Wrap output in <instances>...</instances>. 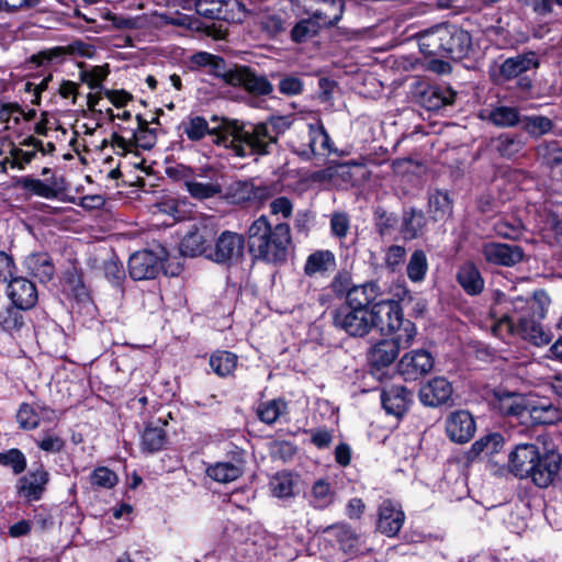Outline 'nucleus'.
I'll list each match as a JSON object with an SVG mask.
<instances>
[{"label":"nucleus","instance_id":"nucleus-1","mask_svg":"<svg viewBox=\"0 0 562 562\" xmlns=\"http://www.w3.org/2000/svg\"><path fill=\"white\" fill-rule=\"evenodd\" d=\"M293 121L292 115H272L259 123L229 122L224 143L233 147L237 157L267 156L277 147L279 137L291 128Z\"/></svg>","mask_w":562,"mask_h":562},{"label":"nucleus","instance_id":"nucleus-2","mask_svg":"<svg viewBox=\"0 0 562 562\" xmlns=\"http://www.w3.org/2000/svg\"><path fill=\"white\" fill-rule=\"evenodd\" d=\"M247 245L256 259L274 265L283 263L292 245L290 225L284 222L272 225L268 216L260 215L247 229Z\"/></svg>","mask_w":562,"mask_h":562},{"label":"nucleus","instance_id":"nucleus-3","mask_svg":"<svg viewBox=\"0 0 562 562\" xmlns=\"http://www.w3.org/2000/svg\"><path fill=\"white\" fill-rule=\"evenodd\" d=\"M418 44L425 55L461 59L471 47V36L456 25L442 23L420 32Z\"/></svg>","mask_w":562,"mask_h":562},{"label":"nucleus","instance_id":"nucleus-4","mask_svg":"<svg viewBox=\"0 0 562 562\" xmlns=\"http://www.w3.org/2000/svg\"><path fill=\"white\" fill-rule=\"evenodd\" d=\"M514 311L519 313L526 311L527 313L519 316L517 324L509 316H504L493 328L495 335H499L501 328L505 326L509 333L516 334L536 346H544L551 341L550 334L542 328L541 324L529 318V312L533 311V305L530 306L528 301L518 297L514 301Z\"/></svg>","mask_w":562,"mask_h":562},{"label":"nucleus","instance_id":"nucleus-5","mask_svg":"<svg viewBox=\"0 0 562 562\" xmlns=\"http://www.w3.org/2000/svg\"><path fill=\"white\" fill-rule=\"evenodd\" d=\"M372 327H378L384 335L409 334L416 336V326L409 319H404L400 304L393 300H380L371 308Z\"/></svg>","mask_w":562,"mask_h":562},{"label":"nucleus","instance_id":"nucleus-6","mask_svg":"<svg viewBox=\"0 0 562 562\" xmlns=\"http://www.w3.org/2000/svg\"><path fill=\"white\" fill-rule=\"evenodd\" d=\"M330 137L321 121L306 124L302 136L292 142V148L303 159L331 151Z\"/></svg>","mask_w":562,"mask_h":562},{"label":"nucleus","instance_id":"nucleus-7","mask_svg":"<svg viewBox=\"0 0 562 562\" xmlns=\"http://www.w3.org/2000/svg\"><path fill=\"white\" fill-rule=\"evenodd\" d=\"M220 76L227 85L243 88L254 95H267L273 89L266 76L257 74L248 66L235 65Z\"/></svg>","mask_w":562,"mask_h":562},{"label":"nucleus","instance_id":"nucleus-8","mask_svg":"<svg viewBox=\"0 0 562 562\" xmlns=\"http://www.w3.org/2000/svg\"><path fill=\"white\" fill-rule=\"evenodd\" d=\"M213 122L217 124L213 127H209L207 121L202 116H191L187 121L181 123L182 133L193 142L202 139L206 134L215 136L214 144L223 146L233 151V147L224 143L226 137V126L229 122H237L236 119L228 117H212Z\"/></svg>","mask_w":562,"mask_h":562},{"label":"nucleus","instance_id":"nucleus-9","mask_svg":"<svg viewBox=\"0 0 562 562\" xmlns=\"http://www.w3.org/2000/svg\"><path fill=\"white\" fill-rule=\"evenodd\" d=\"M336 328L352 337H363L372 329L371 314L366 308L342 306L333 316Z\"/></svg>","mask_w":562,"mask_h":562},{"label":"nucleus","instance_id":"nucleus-10","mask_svg":"<svg viewBox=\"0 0 562 562\" xmlns=\"http://www.w3.org/2000/svg\"><path fill=\"white\" fill-rule=\"evenodd\" d=\"M245 238L243 235L224 231L211 246L206 258L217 263H233L238 261L244 252Z\"/></svg>","mask_w":562,"mask_h":562},{"label":"nucleus","instance_id":"nucleus-11","mask_svg":"<svg viewBox=\"0 0 562 562\" xmlns=\"http://www.w3.org/2000/svg\"><path fill=\"white\" fill-rule=\"evenodd\" d=\"M414 339L409 334H397L391 339H384L374 345L369 359L373 367L385 368L394 362L402 349H407Z\"/></svg>","mask_w":562,"mask_h":562},{"label":"nucleus","instance_id":"nucleus-12","mask_svg":"<svg viewBox=\"0 0 562 562\" xmlns=\"http://www.w3.org/2000/svg\"><path fill=\"white\" fill-rule=\"evenodd\" d=\"M434 368V358L427 350L417 349L405 353L397 363L398 373L406 381H415Z\"/></svg>","mask_w":562,"mask_h":562},{"label":"nucleus","instance_id":"nucleus-13","mask_svg":"<svg viewBox=\"0 0 562 562\" xmlns=\"http://www.w3.org/2000/svg\"><path fill=\"white\" fill-rule=\"evenodd\" d=\"M475 422L468 411H456L446 419V434L448 438L457 443H465L475 434Z\"/></svg>","mask_w":562,"mask_h":562},{"label":"nucleus","instance_id":"nucleus-14","mask_svg":"<svg viewBox=\"0 0 562 562\" xmlns=\"http://www.w3.org/2000/svg\"><path fill=\"white\" fill-rule=\"evenodd\" d=\"M161 268V258L150 250L134 252L128 260L130 276L134 280L155 279Z\"/></svg>","mask_w":562,"mask_h":562},{"label":"nucleus","instance_id":"nucleus-15","mask_svg":"<svg viewBox=\"0 0 562 562\" xmlns=\"http://www.w3.org/2000/svg\"><path fill=\"white\" fill-rule=\"evenodd\" d=\"M405 520L402 506L391 499H384L379 506L378 530L387 536H396Z\"/></svg>","mask_w":562,"mask_h":562},{"label":"nucleus","instance_id":"nucleus-16","mask_svg":"<svg viewBox=\"0 0 562 562\" xmlns=\"http://www.w3.org/2000/svg\"><path fill=\"white\" fill-rule=\"evenodd\" d=\"M214 231L212 227L203 224L195 226L193 231L188 232L180 243V252L182 256L195 257L205 255L211 248Z\"/></svg>","mask_w":562,"mask_h":562},{"label":"nucleus","instance_id":"nucleus-17","mask_svg":"<svg viewBox=\"0 0 562 562\" xmlns=\"http://www.w3.org/2000/svg\"><path fill=\"white\" fill-rule=\"evenodd\" d=\"M540 457L538 447L533 443L517 445L515 450L509 454V471L520 479L528 477L535 463Z\"/></svg>","mask_w":562,"mask_h":562},{"label":"nucleus","instance_id":"nucleus-18","mask_svg":"<svg viewBox=\"0 0 562 562\" xmlns=\"http://www.w3.org/2000/svg\"><path fill=\"white\" fill-rule=\"evenodd\" d=\"M482 255L490 263L497 266H514L524 258L519 246L499 243H486L482 247Z\"/></svg>","mask_w":562,"mask_h":562},{"label":"nucleus","instance_id":"nucleus-19","mask_svg":"<svg viewBox=\"0 0 562 562\" xmlns=\"http://www.w3.org/2000/svg\"><path fill=\"white\" fill-rule=\"evenodd\" d=\"M7 293L13 305L23 311L32 308L38 299L35 284L23 277L12 278L9 281Z\"/></svg>","mask_w":562,"mask_h":562},{"label":"nucleus","instance_id":"nucleus-20","mask_svg":"<svg viewBox=\"0 0 562 562\" xmlns=\"http://www.w3.org/2000/svg\"><path fill=\"white\" fill-rule=\"evenodd\" d=\"M452 395L450 382L441 376H437L424 384L419 390L420 402L429 407H437L447 403Z\"/></svg>","mask_w":562,"mask_h":562},{"label":"nucleus","instance_id":"nucleus-21","mask_svg":"<svg viewBox=\"0 0 562 562\" xmlns=\"http://www.w3.org/2000/svg\"><path fill=\"white\" fill-rule=\"evenodd\" d=\"M543 233L552 234L554 244L562 252V203L552 200H546L542 206Z\"/></svg>","mask_w":562,"mask_h":562},{"label":"nucleus","instance_id":"nucleus-22","mask_svg":"<svg viewBox=\"0 0 562 562\" xmlns=\"http://www.w3.org/2000/svg\"><path fill=\"white\" fill-rule=\"evenodd\" d=\"M48 480V472L45 471L42 467H38L36 470L30 471L26 475L19 480V494L30 502L37 501L42 497Z\"/></svg>","mask_w":562,"mask_h":562},{"label":"nucleus","instance_id":"nucleus-23","mask_svg":"<svg viewBox=\"0 0 562 562\" xmlns=\"http://www.w3.org/2000/svg\"><path fill=\"white\" fill-rule=\"evenodd\" d=\"M381 401L387 414L402 417L408 408L412 394L403 385H392L383 390Z\"/></svg>","mask_w":562,"mask_h":562},{"label":"nucleus","instance_id":"nucleus-24","mask_svg":"<svg viewBox=\"0 0 562 562\" xmlns=\"http://www.w3.org/2000/svg\"><path fill=\"white\" fill-rule=\"evenodd\" d=\"M530 474H528V477L541 488H546L552 484L560 470V463L557 458L548 454L540 456Z\"/></svg>","mask_w":562,"mask_h":562},{"label":"nucleus","instance_id":"nucleus-25","mask_svg":"<svg viewBox=\"0 0 562 562\" xmlns=\"http://www.w3.org/2000/svg\"><path fill=\"white\" fill-rule=\"evenodd\" d=\"M241 4L237 0H196L198 14L211 20H229V12Z\"/></svg>","mask_w":562,"mask_h":562},{"label":"nucleus","instance_id":"nucleus-26","mask_svg":"<svg viewBox=\"0 0 562 562\" xmlns=\"http://www.w3.org/2000/svg\"><path fill=\"white\" fill-rule=\"evenodd\" d=\"M321 7L312 12L313 18L323 29L335 26L345 12L344 0H316Z\"/></svg>","mask_w":562,"mask_h":562},{"label":"nucleus","instance_id":"nucleus-27","mask_svg":"<svg viewBox=\"0 0 562 562\" xmlns=\"http://www.w3.org/2000/svg\"><path fill=\"white\" fill-rule=\"evenodd\" d=\"M381 296V289L375 282H367L360 285H353L347 293L348 306L355 308H366L376 303Z\"/></svg>","mask_w":562,"mask_h":562},{"label":"nucleus","instance_id":"nucleus-28","mask_svg":"<svg viewBox=\"0 0 562 562\" xmlns=\"http://www.w3.org/2000/svg\"><path fill=\"white\" fill-rule=\"evenodd\" d=\"M336 268V258L330 250H317L311 254L304 265V273L310 277H324Z\"/></svg>","mask_w":562,"mask_h":562},{"label":"nucleus","instance_id":"nucleus-29","mask_svg":"<svg viewBox=\"0 0 562 562\" xmlns=\"http://www.w3.org/2000/svg\"><path fill=\"white\" fill-rule=\"evenodd\" d=\"M324 532L335 539L344 553L356 554L359 551V536L349 525H331L326 527Z\"/></svg>","mask_w":562,"mask_h":562},{"label":"nucleus","instance_id":"nucleus-30","mask_svg":"<svg viewBox=\"0 0 562 562\" xmlns=\"http://www.w3.org/2000/svg\"><path fill=\"white\" fill-rule=\"evenodd\" d=\"M25 269L30 274L45 283L53 279L55 267L50 257L45 252L32 254L24 260Z\"/></svg>","mask_w":562,"mask_h":562},{"label":"nucleus","instance_id":"nucleus-31","mask_svg":"<svg viewBox=\"0 0 562 562\" xmlns=\"http://www.w3.org/2000/svg\"><path fill=\"white\" fill-rule=\"evenodd\" d=\"M244 473V462L241 460L221 461L211 464L206 469V474L218 483H229L241 476Z\"/></svg>","mask_w":562,"mask_h":562},{"label":"nucleus","instance_id":"nucleus-32","mask_svg":"<svg viewBox=\"0 0 562 562\" xmlns=\"http://www.w3.org/2000/svg\"><path fill=\"white\" fill-rule=\"evenodd\" d=\"M538 65L539 63L536 54L529 52L527 54L517 55L504 60L501 66V74L505 78L512 79L520 76L522 72L537 68Z\"/></svg>","mask_w":562,"mask_h":562},{"label":"nucleus","instance_id":"nucleus-33","mask_svg":"<svg viewBox=\"0 0 562 562\" xmlns=\"http://www.w3.org/2000/svg\"><path fill=\"white\" fill-rule=\"evenodd\" d=\"M426 226V217L423 211L411 207L403 212L401 234L405 239L418 238Z\"/></svg>","mask_w":562,"mask_h":562},{"label":"nucleus","instance_id":"nucleus-34","mask_svg":"<svg viewBox=\"0 0 562 562\" xmlns=\"http://www.w3.org/2000/svg\"><path fill=\"white\" fill-rule=\"evenodd\" d=\"M457 280L462 289L470 295H476L484 289V280L479 269L470 262L459 269Z\"/></svg>","mask_w":562,"mask_h":562},{"label":"nucleus","instance_id":"nucleus-35","mask_svg":"<svg viewBox=\"0 0 562 562\" xmlns=\"http://www.w3.org/2000/svg\"><path fill=\"white\" fill-rule=\"evenodd\" d=\"M351 162H335L324 169L313 172L312 180L315 182H329L337 184L339 180L347 181L351 178Z\"/></svg>","mask_w":562,"mask_h":562},{"label":"nucleus","instance_id":"nucleus-36","mask_svg":"<svg viewBox=\"0 0 562 562\" xmlns=\"http://www.w3.org/2000/svg\"><path fill=\"white\" fill-rule=\"evenodd\" d=\"M456 91L448 87H431L423 93L424 105L431 111L454 103Z\"/></svg>","mask_w":562,"mask_h":562},{"label":"nucleus","instance_id":"nucleus-37","mask_svg":"<svg viewBox=\"0 0 562 562\" xmlns=\"http://www.w3.org/2000/svg\"><path fill=\"white\" fill-rule=\"evenodd\" d=\"M167 442V435L160 419L156 423H149L142 434V448L147 452H157L164 448Z\"/></svg>","mask_w":562,"mask_h":562},{"label":"nucleus","instance_id":"nucleus-38","mask_svg":"<svg viewBox=\"0 0 562 562\" xmlns=\"http://www.w3.org/2000/svg\"><path fill=\"white\" fill-rule=\"evenodd\" d=\"M429 214L434 221H443L452 213V202L448 192L435 191L429 195Z\"/></svg>","mask_w":562,"mask_h":562},{"label":"nucleus","instance_id":"nucleus-39","mask_svg":"<svg viewBox=\"0 0 562 562\" xmlns=\"http://www.w3.org/2000/svg\"><path fill=\"white\" fill-rule=\"evenodd\" d=\"M23 189L45 199H55L64 189L54 180L50 183H45L40 179L22 178L20 181Z\"/></svg>","mask_w":562,"mask_h":562},{"label":"nucleus","instance_id":"nucleus-40","mask_svg":"<svg viewBox=\"0 0 562 562\" xmlns=\"http://www.w3.org/2000/svg\"><path fill=\"white\" fill-rule=\"evenodd\" d=\"M49 413L46 407H34L22 404L16 414V420L22 429L31 430L40 425L41 418Z\"/></svg>","mask_w":562,"mask_h":562},{"label":"nucleus","instance_id":"nucleus-41","mask_svg":"<svg viewBox=\"0 0 562 562\" xmlns=\"http://www.w3.org/2000/svg\"><path fill=\"white\" fill-rule=\"evenodd\" d=\"M286 409L288 405L283 400H270L258 405L257 415L262 423L272 425L286 413Z\"/></svg>","mask_w":562,"mask_h":562},{"label":"nucleus","instance_id":"nucleus-42","mask_svg":"<svg viewBox=\"0 0 562 562\" xmlns=\"http://www.w3.org/2000/svg\"><path fill=\"white\" fill-rule=\"evenodd\" d=\"M527 416L535 424H553L560 419V412L550 403L528 404Z\"/></svg>","mask_w":562,"mask_h":562},{"label":"nucleus","instance_id":"nucleus-43","mask_svg":"<svg viewBox=\"0 0 562 562\" xmlns=\"http://www.w3.org/2000/svg\"><path fill=\"white\" fill-rule=\"evenodd\" d=\"M22 308L13 306H5L0 310V328L9 334L20 331L24 326V316L21 312Z\"/></svg>","mask_w":562,"mask_h":562},{"label":"nucleus","instance_id":"nucleus-44","mask_svg":"<svg viewBox=\"0 0 562 562\" xmlns=\"http://www.w3.org/2000/svg\"><path fill=\"white\" fill-rule=\"evenodd\" d=\"M504 446V437L498 432L488 434L476 440L470 450L473 457L484 452L486 456H493L501 451Z\"/></svg>","mask_w":562,"mask_h":562},{"label":"nucleus","instance_id":"nucleus-45","mask_svg":"<svg viewBox=\"0 0 562 562\" xmlns=\"http://www.w3.org/2000/svg\"><path fill=\"white\" fill-rule=\"evenodd\" d=\"M521 127L532 137H541L553 128V122L543 115H525L521 117Z\"/></svg>","mask_w":562,"mask_h":562},{"label":"nucleus","instance_id":"nucleus-46","mask_svg":"<svg viewBox=\"0 0 562 562\" xmlns=\"http://www.w3.org/2000/svg\"><path fill=\"white\" fill-rule=\"evenodd\" d=\"M525 146L521 136L512 133L501 134L496 140V149L501 156L512 158L519 154Z\"/></svg>","mask_w":562,"mask_h":562},{"label":"nucleus","instance_id":"nucleus-47","mask_svg":"<svg viewBox=\"0 0 562 562\" xmlns=\"http://www.w3.org/2000/svg\"><path fill=\"white\" fill-rule=\"evenodd\" d=\"M428 270V261L424 250H415L408 261L406 272L407 277L413 282H422Z\"/></svg>","mask_w":562,"mask_h":562},{"label":"nucleus","instance_id":"nucleus-48","mask_svg":"<svg viewBox=\"0 0 562 562\" xmlns=\"http://www.w3.org/2000/svg\"><path fill=\"white\" fill-rule=\"evenodd\" d=\"M237 364V357L229 351H216L210 358L212 370L220 376L231 374Z\"/></svg>","mask_w":562,"mask_h":562},{"label":"nucleus","instance_id":"nucleus-49","mask_svg":"<svg viewBox=\"0 0 562 562\" xmlns=\"http://www.w3.org/2000/svg\"><path fill=\"white\" fill-rule=\"evenodd\" d=\"M187 191L196 200L212 199L222 193V186L218 182H200L195 177L188 182Z\"/></svg>","mask_w":562,"mask_h":562},{"label":"nucleus","instance_id":"nucleus-50","mask_svg":"<svg viewBox=\"0 0 562 562\" xmlns=\"http://www.w3.org/2000/svg\"><path fill=\"white\" fill-rule=\"evenodd\" d=\"M488 119L491 122L499 127H512L516 124H521V117L518 110L512 106H497L491 111Z\"/></svg>","mask_w":562,"mask_h":562},{"label":"nucleus","instance_id":"nucleus-51","mask_svg":"<svg viewBox=\"0 0 562 562\" xmlns=\"http://www.w3.org/2000/svg\"><path fill=\"white\" fill-rule=\"evenodd\" d=\"M323 27L315 21L313 15L299 21L291 31V38L296 43L305 42L318 34Z\"/></svg>","mask_w":562,"mask_h":562},{"label":"nucleus","instance_id":"nucleus-52","mask_svg":"<svg viewBox=\"0 0 562 562\" xmlns=\"http://www.w3.org/2000/svg\"><path fill=\"white\" fill-rule=\"evenodd\" d=\"M498 409L503 415L525 418L527 416L528 404L524 400L509 394L499 400Z\"/></svg>","mask_w":562,"mask_h":562},{"label":"nucleus","instance_id":"nucleus-53","mask_svg":"<svg viewBox=\"0 0 562 562\" xmlns=\"http://www.w3.org/2000/svg\"><path fill=\"white\" fill-rule=\"evenodd\" d=\"M334 493L328 482L318 480L314 483L311 491L310 502L315 508H325L331 504Z\"/></svg>","mask_w":562,"mask_h":562},{"label":"nucleus","instance_id":"nucleus-54","mask_svg":"<svg viewBox=\"0 0 562 562\" xmlns=\"http://www.w3.org/2000/svg\"><path fill=\"white\" fill-rule=\"evenodd\" d=\"M270 491L273 496L283 498L293 495V480L290 473L279 472L270 480Z\"/></svg>","mask_w":562,"mask_h":562},{"label":"nucleus","instance_id":"nucleus-55","mask_svg":"<svg viewBox=\"0 0 562 562\" xmlns=\"http://www.w3.org/2000/svg\"><path fill=\"white\" fill-rule=\"evenodd\" d=\"M374 221L378 233L381 236L391 234L398 224V218L394 213L378 207L374 211Z\"/></svg>","mask_w":562,"mask_h":562},{"label":"nucleus","instance_id":"nucleus-56","mask_svg":"<svg viewBox=\"0 0 562 562\" xmlns=\"http://www.w3.org/2000/svg\"><path fill=\"white\" fill-rule=\"evenodd\" d=\"M109 75V66H94L90 70H81L79 74L80 80L89 86L91 89H99L102 87L103 80Z\"/></svg>","mask_w":562,"mask_h":562},{"label":"nucleus","instance_id":"nucleus-57","mask_svg":"<svg viewBox=\"0 0 562 562\" xmlns=\"http://www.w3.org/2000/svg\"><path fill=\"white\" fill-rule=\"evenodd\" d=\"M494 228L497 235L508 239H516L521 235L522 224L516 218H501L495 223Z\"/></svg>","mask_w":562,"mask_h":562},{"label":"nucleus","instance_id":"nucleus-58","mask_svg":"<svg viewBox=\"0 0 562 562\" xmlns=\"http://www.w3.org/2000/svg\"><path fill=\"white\" fill-rule=\"evenodd\" d=\"M0 464L10 467L15 474H19L25 470L26 459L19 449H10L0 453Z\"/></svg>","mask_w":562,"mask_h":562},{"label":"nucleus","instance_id":"nucleus-59","mask_svg":"<svg viewBox=\"0 0 562 562\" xmlns=\"http://www.w3.org/2000/svg\"><path fill=\"white\" fill-rule=\"evenodd\" d=\"M269 210L277 220H286L293 214V203L286 196H279L270 202Z\"/></svg>","mask_w":562,"mask_h":562},{"label":"nucleus","instance_id":"nucleus-60","mask_svg":"<svg viewBox=\"0 0 562 562\" xmlns=\"http://www.w3.org/2000/svg\"><path fill=\"white\" fill-rule=\"evenodd\" d=\"M105 278L114 285L121 286L125 280V270L122 262L110 259L103 265Z\"/></svg>","mask_w":562,"mask_h":562},{"label":"nucleus","instance_id":"nucleus-61","mask_svg":"<svg viewBox=\"0 0 562 562\" xmlns=\"http://www.w3.org/2000/svg\"><path fill=\"white\" fill-rule=\"evenodd\" d=\"M270 453L274 460L286 462L294 457L296 448L293 443L285 440L274 441L270 446Z\"/></svg>","mask_w":562,"mask_h":562},{"label":"nucleus","instance_id":"nucleus-62","mask_svg":"<svg viewBox=\"0 0 562 562\" xmlns=\"http://www.w3.org/2000/svg\"><path fill=\"white\" fill-rule=\"evenodd\" d=\"M116 474L104 467L95 469L91 475V483L100 487L111 488L116 484Z\"/></svg>","mask_w":562,"mask_h":562},{"label":"nucleus","instance_id":"nucleus-63","mask_svg":"<svg viewBox=\"0 0 562 562\" xmlns=\"http://www.w3.org/2000/svg\"><path fill=\"white\" fill-rule=\"evenodd\" d=\"M274 539L271 536L267 535H258L255 539L251 540L252 554L249 558V562H254V560H258L265 555V553L272 547ZM246 546H250V543L246 542Z\"/></svg>","mask_w":562,"mask_h":562},{"label":"nucleus","instance_id":"nucleus-64","mask_svg":"<svg viewBox=\"0 0 562 562\" xmlns=\"http://www.w3.org/2000/svg\"><path fill=\"white\" fill-rule=\"evenodd\" d=\"M166 173L176 181H183L186 188L188 187V182H191L195 177L193 169L182 164L166 168Z\"/></svg>","mask_w":562,"mask_h":562}]
</instances>
